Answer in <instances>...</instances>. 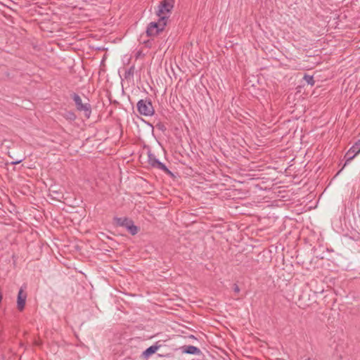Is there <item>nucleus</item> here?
Here are the masks:
<instances>
[{
  "instance_id": "nucleus-1",
  "label": "nucleus",
  "mask_w": 360,
  "mask_h": 360,
  "mask_svg": "<svg viewBox=\"0 0 360 360\" xmlns=\"http://www.w3.org/2000/svg\"><path fill=\"white\" fill-rule=\"evenodd\" d=\"M168 16L159 18L157 22H151L148 25L146 34L148 37H155L162 32L167 25Z\"/></svg>"
},
{
  "instance_id": "nucleus-2",
  "label": "nucleus",
  "mask_w": 360,
  "mask_h": 360,
  "mask_svg": "<svg viewBox=\"0 0 360 360\" xmlns=\"http://www.w3.org/2000/svg\"><path fill=\"white\" fill-rule=\"evenodd\" d=\"M138 112L146 117H150L154 115L155 109L153 106L151 99L146 98V99H141L136 104Z\"/></svg>"
},
{
  "instance_id": "nucleus-3",
  "label": "nucleus",
  "mask_w": 360,
  "mask_h": 360,
  "mask_svg": "<svg viewBox=\"0 0 360 360\" xmlns=\"http://www.w3.org/2000/svg\"><path fill=\"white\" fill-rule=\"evenodd\" d=\"M70 96L75 101L77 110L83 112L84 117L89 119L91 114V104L89 103H83L81 97L76 93H72Z\"/></svg>"
},
{
  "instance_id": "nucleus-4",
  "label": "nucleus",
  "mask_w": 360,
  "mask_h": 360,
  "mask_svg": "<svg viewBox=\"0 0 360 360\" xmlns=\"http://www.w3.org/2000/svg\"><path fill=\"white\" fill-rule=\"evenodd\" d=\"M113 221L116 226L125 227L127 231L132 235H136L139 231V228L134 225V221L128 217L113 218Z\"/></svg>"
},
{
  "instance_id": "nucleus-5",
  "label": "nucleus",
  "mask_w": 360,
  "mask_h": 360,
  "mask_svg": "<svg viewBox=\"0 0 360 360\" xmlns=\"http://www.w3.org/2000/svg\"><path fill=\"white\" fill-rule=\"evenodd\" d=\"M174 0H163L162 1L159 6L158 8L156 11V15L161 18L162 16H168L169 17V14L174 8Z\"/></svg>"
},
{
  "instance_id": "nucleus-6",
  "label": "nucleus",
  "mask_w": 360,
  "mask_h": 360,
  "mask_svg": "<svg viewBox=\"0 0 360 360\" xmlns=\"http://www.w3.org/2000/svg\"><path fill=\"white\" fill-rule=\"evenodd\" d=\"M148 162L151 167L162 170L167 174H173L172 172L165 166V164H163L156 158L154 154H153L150 152H148Z\"/></svg>"
},
{
  "instance_id": "nucleus-7",
  "label": "nucleus",
  "mask_w": 360,
  "mask_h": 360,
  "mask_svg": "<svg viewBox=\"0 0 360 360\" xmlns=\"http://www.w3.org/2000/svg\"><path fill=\"white\" fill-rule=\"evenodd\" d=\"M360 153V139H359L349 149L345 155L347 160L345 162V166L347 165L354 157Z\"/></svg>"
},
{
  "instance_id": "nucleus-8",
  "label": "nucleus",
  "mask_w": 360,
  "mask_h": 360,
  "mask_svg": "<svg viewBox=\"0 0 360 360\" xmlns=\"http://www.w3.org/2000/svg\"><path fill=\"white\" fill-rule=\"evenodd\" d=\"M27 296V292L21 288L18 291L17 297V308L20 311L25 309Z\"/></svg>"
},
{
  "instance_id": "nucleus-9",
  "label": "nucleus",
  "mask_w": 360,
  "mask_h": 360,
  "mask_svg": "<svg viewBox=\"0 0 360 360\" xmlns=\"http://www.w3.org/2000/svg\"><path fill=\"white\" fill-rule=\"evenodd\" d=\"M182 353L184 354H195V355H201V350L195 346L193 345H184L179 348Z\"/></svg>"
},
{
  "instance_id": "nucleus-10",
  "label": "nucleus",
  "mask_w": 360,
  "mask_h": 360,
  "mask_svg": "<svg viewBox=\"0 0 360 360\" xmlns=\"http://www.w3.org/2000/svg\"><path fill=\"white\" fill-rule=\"evenodd\" d=\"M159 347V345H152L149 347L142 353V356L145 359H148L152 354H155Z\"/></svg>"
},
{
  "instance_id": "nucleus-11",
  "label": "nucleus",
  "mask_w": 360,
  "mask_h": 360,
  "mask_svg": "<svg viewBox=\"0 0 360 360\" xmlns=\"http://www.w3.org/2000/svg\"><path fill=\"white\" fill-rule=\"evenodd\" d=\"M62 116L68 121H75L77 118L75 113L72 110H65L62 114Z\"/></svg>"
},
{
  "instance_id": "nucleus-12",
  "label": "nucleus",
  "mask_w": 360,
  "mask_h": 360,
  "mask_svg": "<svg viewBox=\"0 0 360 360\" xmlns=\"http://www.w3.org/2000/svg\"><path fill=\"white\" fill-rule=\"evenodd\" d=\"M134 73V66H131L127 70L125 71L124 77L125 79H129L133 77Z\"/></svg>"
},
{
  "instance_id": "nucleus-13",
  "label": "nucleus",
  "mask_w": 360,
  "mask_h": 360,
  "mask_svg": "<svg viewBox=\"0 0 360 360\" xmlns=\"http://www.w3.org/2000/svg\"><path fill=\"white\" fill-rule=\"evenodd\" d=\"M303 79L311 86H313L315 83L313 76L304 75Z\"/></svg>"
},
{
  "instance_id": "nucleus-14",
  "label": "nucleus",
  "mask_w": 360,
  "mask_h": 360,
  "mask_svg": "<svg viewBox=\"0 0 360 360\" xmlns=\"http://www.w3.org/2000/svg\"><path fill=\"white\" fill-rule=\"evenodd\" d=\"M233 290L236 293H238L240 292V288L236 283L233 284Z\"/></svg>"
},
{
  "instance_id": "nucleus-15",
  "label": "nucleus",
  "mask_w": 360,
  "mask_h": 360,
  "mask_svg": "<svg viewBox=\"0 0 360 360\" xmlns=\"http://www.w3.org/2000/svg\"><path fill=\"white\" fill-rule=\"evenodd\" d=\"M156 127L162 131H165L166 129L165 127L162 123L157 124Z\"/></svg>"
},
{
  "instance_id": "nucleus-16",
  "label": "nucleus",
  "mask_w": 360,
  "mask_h": 360,
  "mask_svg": "<svg viewBox=\"0 0 360 360\" xmlns=\"http://www.w3.org/2000/svg\"><path fill=\"white\" fill-rule=\"evenodd\" d=\"M22 162V160H17V161H14V162H12L11 164L13 165H17V164H19L20 162Z\"/></svg>"
},
{
  "instance_id": "nucleus-17",
  "label": "nucleus",
  "mask_w": 360,
  "mask_h": 360,
  "mask_svg": "<svg viewBox=\"0 0 360 360\" xmlns=\"http://www.w3.org/2000/svg\"><path fill=\"white\" fill-rule=\"evenodd\" d=\"M1 300H2V295H1V293L0 292V302H1Z\"/></svg>"
},
{
  "instance_id": "nucleus-18",
  "label": "nucleus",
  "mask_w": 360,
  "mask_h": 360,
  "mask_svg": "<svg viewBox=\"0 0 360 360\" xmlns=\"http://www.w3.org/2000/svg\"><path fill=\"white\" fill-rule=\"evenodd\" d=\"M345 167V165L343 166ZM344 167H342L338 172H337V174H339V173L343 169Z\"/></svg>"
},
{
  "instance_id": "nucleus-19",
  "label": "nucleus",
  "mask_w": 360,
  "mask_h": 360,
  "mask_svg": "<svg viewBox=\"0 0 360 360\" xmlns=\"http://www.w3.org/2000/svg\"><path fill=\"white\" fill-rule=\"evenodd\" d=\"M305 360H311V359H310V358H308V359H305Z\"/></svg>"
}]
</instances>
